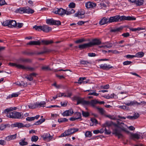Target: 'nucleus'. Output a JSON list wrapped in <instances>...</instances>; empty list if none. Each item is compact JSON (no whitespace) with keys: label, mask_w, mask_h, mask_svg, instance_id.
I'll use <instances>...</instances> for the list:
<instances>
[{"label":"nucleus","mask_w":146,"mask_h":146,"mask_svg":"<svg viewBox=\"0 0 146 146\" xmlns=\"http://www.w3.org/2000/svg\"><path fill=\"white\" fill-rule=\"evenodd\" d=\"M16 107H10L5 109L4 113L6 114V115L8 117L15 119H20L21 116V113L16 111L10 112L11 111L16 110Z\"/></svg>","instance_id":"1"},{"label":"nucleus","mask_w":146,"mask_h":146,"mask_svg":"<svg viewBox=\"0 0 146 146\" xmlns=\"http://www.w3.org/2000/svg\"><path fill=\"white\" fill-rule=\"evenodd\" d=\"M15 12L21 14L25 13L32 14L34 12V11L29 7H24L17 9Z\"/></svg>","instance_id":"2"},{"label":"nucleus","mask_w":146,"mask_h":146,"mask_svg":"<svg viewBox=\"0 0 146 146\" xmlns=\"http://www.w3.org/2000/svg\"><path fill=\"white\" fill-rule=\"evenodd\" d=\"M78 129L76 128H71L66 130L62 133L60 137H65L78 131Z\"/></svg>","instance_id":"3"},{"label":"nucleus","mask_w":146,"mask_h":146,"mask_svg":"<svg viewBox=\"0 0 146 146\" xmlns=\"http://www.w3.org/2000/svg\"><path fill=\"white\" fill-rule=\"evenodd\" d=\"M118 15L119 21H121L125 20L131 21L136 20V18L133 17L125 16H120L119 15Z\"/></svg>","instance_id":"4"},{"label":"nucleus","mask_w":146,"mask_h":146,"mask_svg":"<svg viewBox=\"0 0 146 146\" xmlns=\"http://www.w3.org/2000/svg\"><path fill=\"white\" fill-rule=\"evenodd\" d=\"M121 131V130L119 129V127H115L113 129L112 133L117 136L118 138H120L123 137Z\"/></svg>","instance_id":"5"},{"label":"nucleus","mask_w":146,"mask_h":146,"mask_svg":"<svg viewBox=\"0 0 146 146\" xmlns=\"http://www.w3.org/2000/svg\"><path fill=\"white\" fill-rule=\"evenodd\" d=\"M65 10L62 8H55V14H58L60 16H62L66 14Z\"/></svg>","instance_id":"6"},{"label":"nucleus","mask_w":146,"mask_h":146,"mask_svg":"<svg viewBox=\"0 0 146 146\" xmlns=\"http://www.w3.org/2000/svg\"><path fill=\"white\" fill-rule=\"evenodd\" d=\"M129 2L135 4L136 6H140L143 3V0H128Z\"/></svg>","instance_id":"7"},{"label":"nucleus","mask_w":146,"mask_h":146,"mask_svg":"<svg viewBox=\"0 0 146 146\" xmlns=\"http://www.w3.org/2000/svg\"><path fill=\"white\" fill-rule=\"evenodd\" d=\"M117 124L120 126V127H119L121 129L122 131H123L126 132H128L126 128V127H127V126L125 124L123 123H120L117 121Z\"/></svg>","instance_id":"8"},{"label":"nucleus","mask_w":146,"mask_h":146,"mask_svg":"<svg viewBox=\"0 0 146 146\" xmlns=\"http://www.w3.org/2000/svg\"><path fill=\"white\" fill-rule=\"evenodd\" d=\"M89 43L90 47H91L94 45L100 44L101 43V42L99 39H94Z\"/></svg>","instance_id":"9"},{"label":"nucleus","mask_w":146,"mask_h":146,"mask_svg":"<svg viewBox=\"0 0 146 146\" xmlns=\"http://www.w3.org/2000/svg\"><path fill=\"white\" fill-rule=\"evenodd\" d=\"M51 30V28L46 25H43L41 26V31H42L44 32L48 33Z\"/></svg>","instance_id":"10"},{"label":"nucleus","mask_w":146,"mask_h":146,"mask_svg":"<svg viewBox=\"0 0 146 146\" xmlns=\"http://www.w3.org/2000/svg\"><path fill=\"white\" fill-rule=\"evenodd\" d=\"M21 69L30 71H33L35 70V68L29 66H25L22 64Z\"/></svg>","instance_id":"11"},{"label":"nucleus","mask_w":146,"mask_h":146,"mask_svg":"<svg viewBox=\"0 0 146 146\" xmlns=\"http://www.w3.org/2000/svg\"><path fill=\"white\" fill-rule=\"evenodd\" d=\"M88 101H85L83 98H79L77 100V104H81L84 105H88Z\"/></svg>","instance_id":"12"},{"label":"nucleus","mask_w":146,"mask_h":146,"mask_svg":"<svg viewBox=\"0 0 146 146\" xmlns=\"http://www.w3.org/2000/svg\"><path fill=\"white\" fill-rule=\"evenodd\" d=\"M73 113V110L71 109L65 111L62 113V115L64 116H70Z\"/></svg>","instance_id":"13"},{"label":"nucleus","mask_w":146,"mask_h":146,"mask_svg":"<svg viewBox=\"0 0 146 146\" xmlns=\"http://www.w3.org/2000/svg\"><path fill=\"white\" fill-rule=\"evenodd\" d=\"M109 23L119 21L118 15L110 17L109 19Z\"/></svg>","instance_id":"14"},{"label":"nucleus","mask_w":146,"mask_h":146,"mask_svg":"<svg viewBox=\"0 0 146 146\" xmlns=\"http://www.w3.org/2000/svg\"><path fill=\"white\" fill-rule=\"evenodd\" d=\"M65 11H66V14L67 15H70L75 12V11L74 9L69 7H67L65 10Z\"/></svg>","instance_id":"15"},{"label":"nucleus","mask_w":146,"mask_h":146,"mask_svg":"<svg viewBox=\"0 0 146 146\" xmlns=\"http://www.w3.org/2000/svg\"><path fill=\"white\" fill-rule=\"evenodd\" d=\"M41 42V44L45 45H48L54 43V41L52 40H43L40 41Z\"/></svg>","instance_id":"16"},{"label":"nucleus","mask_w":146,"mask_h":146,"mask_svg":"<svg viewBox=\"0 0 146 146\" xmlns=\"http://www.w3.org/2000/svg\"><path fill=\"white\" fill-rule=\"evenodd\" d=\"M17 136V134L8 136L5 138V140L7 141H9L11 140H14L16 138Z\"/></svg>","instance_id":"17"},{"label":"nucleus","mask_w":146,"mask_h":146,"mask_svg":"<svg viewBox=\"0 0 146 146\" xmlns=\"http://www.w3.org/2000/svg\"><path fill=\"white\" fill-rule=\"evenodd\" d=\"M99 66L100 68L104 70L109 69L110 68H113L112 66H110V65H107V64H101L99 65Z\"/></svg>","instance_id":"18"},{"label":"nucleus","mask_w":146,"mask_h":146,"mask_svg":"<svg viewBox=\"0 0 146 146\" xmlns=\"http://www.w3.org/2000/svg\"><path fill=\"white\" fill-rule=\"evenodd\" d=\"M96 4L91 2H87L85 4V6L87 8H90L95 7Z\"/></svg>","instance_id":"19"},{"label":"nucleus","mask_w":146,"mask_h":146,"mask_svg":"<svg viewBox=\"0 0 146 146\" xmlns=\"http://www.w3.org/2000/svg\"><path fill=\"white\" fill-rule=\"evenodd\" d=\"M10 23L9 27L10 28L16 27L17 26V23L15 20H10Z\"/></svg>","instance_id":"20"},{"label":"nucleus","mask_w":146,"mask_h":146,"mask_svg":"<svg viewBox=\"0 0 146 146\" xmlns=\"http://www.w3.org/2000/svg\"><path fill=\"white\" fill-rule=\"evenodd\" d=\"M139 116V114L138 113H135L134 115L133 116L129 115L126 117L128 118L131 120H134L137 119Z\"/></svg>","instance_id":"21"},{"label":"nucleus","mask_w":146,"mask_h":146,"mask_svg":"<svg viewBox=\"0 0 146 146\" xmlns=\"http://www.w3.org/2000/svg\"><path fill=\"white\" fill-rule=\"evenodd\" d=\"M108 23H109V19L105 17L102 19L99 22V24L101 25H103Z\"/></svg>","instance_id":"22"},{"label":"nucleus","mask_w":146,"mask_h":146,"mask_svg":"<svg viewBox=\"0 0 146 146\" xmlns=\"http://www.w3.org/2000/svg\"><path fill=\"white\" fill-rule=\"evenodd\" d=\"M42 137L44 140L47 141H50L51 139L50 137V135L49 133L44 134Z\"/></svg>","instance_id":"23"},{"label":"nucleus","mask_w":146,"mask_h":146,"mask_svg":"<svg viewBox=\"0 0 146 146\" xmlns=\"http://www.w3.org/2000/svg\"><path fill=\"white\" fill-rule=\"evenodd\" d=\"M13 127H18V128L24 127L23 124L21 123L17 122L13 124Z\"/></svg>","instance_id":"24"},{"label":"nucleus","mask_w":146,"mask_h":146,"mask_svg":"<svg viewBox=\"0 0 146 146\" xmlns=\"http://www.w3.org/2000/svg\"><path fill=\"white\" fill-rule=\"evenodd\" d=\"M108 42H105V43H104V44H105L104 45H102L100 46L101 48H102L104 49H106L107 48H108L111 47L112 46V44L111 43H108Z\"/></svg>","instance_id":"25"},{"label":"nucleus","mask_w":146,"mask_h":146,"mask_svg":"<svg viewBox=\"0 0 146 146\" xmlns=\"http://www.w3.org/2000/svg\"><path fill=\"white\" fill-rule=\"evenodd\" d=\"M27 45H39L41 44V42L39 40L37 41H31L27 43Z\"/></svg>","instance_id":"26"},{"label":"nucleus","mask_w":146,"mask_h":146,"mask_svg":"<svg viewBox=\"0 0 146 146\" xmlns=\"http://www.w3.org/2000/svg\"><path fill=\"white\" fill-rule=\"evenodd\" d=\"M19 61L20 63H30L31 62V60L29 59L24 58H21L19 60Z\"/></svg>","instance_id":"27"},{"label":"nucleus","mask_w":146,"mask_h":146,"mask_svg":"<svg viewBox=\"0 0 146 146\" xmlns=\"http://www.w3.org/2000/svg\"><path fill=\"white\" fill-rule=\"evenodd\" d=\"M46 23L49 25H55V20L52 18L48 19L46 20Z\"/></svg>","instance_id":"28"},{"label":"nucleus","mask_w":146,"mask_h":146,"mask_svg":"<svg viewBox=\"0 0 146 146\" xmlns=\"http://www.w3.org/2000/svg\"><path fill=\"white\" fill-rule=\"evenodd\" d=\"M90 47L89 43L84 44L79 46L78 47L81 49L86 48L87 47Z\"/></svg>","instance_id":"29"},{"label":"nucleus","mask_w":146,"mask_h":146,"mask_svg":"<svg viewBox=\"0 0 146 146\" xmlns=\"http://www.w3.org/2000/svg\"><path fill=\"white\" fill-rule=\"evenodd\" d=\"M88 105H91L92 106H94L95 105L98 104V100H92L90 101H88Z\"/></svg>","instance_id":"30"},{"label":"nucleus","mask_w":146,"mask_h":146,"mask_svg":"<svg viewBox=\"0 0 146 146\" xmlns=\"http://www.w3.org/2000/svg\"><path fill=\"white\" fill-rule=\"evenodd\" d=\"M9 65L11 66L15 67L21 69L22 64L10 62L9 64Z\"/></svg>","instance_id":"31"},{"label":"nucleus","mask_w":146,"mask_h":146,"mask_svg":"<svg viewBox=\"0 0 146 146\" xmlns=\"http://www.w3.org/2000/svg\"><path fill=\"white\" fill-rule=\"evenodd\" d=\"M84 13L78 12L74 14V16L76 17H78L79 18H83L84 17Z\"/></svg>","instance_id":"32"},{"label":"nucleus","mask_w":146,"mask_h":146,"mask_svg":"<svg viewBox=\"0 0 146 146\" xmlns=\"http://www.w3.org/2000/svg\"><path fill=\"white\" fill-rule=\"evenodd\" d=\"M125 104L127 106H133L135 105H140L139 103L137 102L136 101H133L130 102H129L127 103H125Z\"/></svg>","instance_id":"33"},{"label":"nucleus","mask_w":146,"mask_h":146,"mask_svg":"<svg viewBox=\"0 0 146 146\" xmlns=\"http://www.w3.org/2000/svg\"><path fill=\"white\" fill-rule=\"evenodd\" d=\"M140 135L137 133H133L131 135V137L132 139H139L140 138Z\"/></svg>","instance_id":"34"},{"label":"nucleus","mask_w":146,"mask_h":146,"mask_svg":"<svg viewBox=\"0 0 146 146\" xmlns=\"http://www.w3.org/2000/svg\"><path fill=\"white\" fill-rule=\"evenodd\" d=\"M36 103L37 105V108L44 107L46 104V102L44 101H42L40 102H37Z\"/></svg>","instance_id":"35"},{"label":"nucleus","mask_w":146,"mask_h":146,"mask_svg":"<svg viewBox=\"0 0 146 146\" xmlns=\"http://www.w3.org/2000/svg\"><path fill=\"white\" fill-rule=\"evenodd\" d=\"M25 138L21 139L19 143V144L21 146H23L27 145L28 143L27 142L25 141Z\"/></svg>","instance_id":"36"},{"label":"nucleus","mask_w":146,"mask_h":146,"mask_svg":"<svg viewBox=\"0 0 146 146\" xmlns=\"http://www.w3.org/2000/svg\"><path fill=\"white\" fill-rule=\"evenodd\" d=\"M144 53L143 52H139L136 53L135 56V57L141 58L144 56Z\"/></svg>","instance_id":"37"},{"label":"nucleus","mask_w":146,"mask_h":146,"mask_svg":"<svg viewBox=\"0 0 146 146\" xmlns=\"http://www.w3.org/2000/svg\"><path fill=\"white\" fill-rule=\"evenodd\" d=\"M36 104V103L34 104H30L28 105V106L29 108L30 109H35L37 108V106Z\"/></svg>","instance_id":"38"},{"label":"nucleus","mask_w":146,"mask_h":146,"mask_svg":"<svg viewBox=\"0 0 146 146\" xmlns=\"http://www.w3.org/2000/svg\"><path fill=\"white\" fill-rule=\"evenodd\" d=\"M97 109L99 113L102 115H105V111L102 108H97Z\"/></svg>","instance_id":"39"},{"label":"nucleus","mask_w":146,"mask_h":146,"mask_svg":"<svg viewBox=\"0 0 146 146\" xmlns=\"http://www.w3.org/2000/svg\"><path fill=\"white\" fill-rule=\"evenodd\" d=\"M38 139V136L35 135H33L31 137V140L33 142H36L37 141Z\"/></svg>","instance_id":"40"},{"label":"nucleus","mask_w":146,"mask_h":146,"mask_svg":"<svg viewBox=\"0 0 146 146\" xmlns=\"http://www.w3.org/2000/svg\"><path fill=\"white\" fill-rule=\"evenodd\" d=\"M111 123L108 121H106L104 124H103V126L104 127H110L111 126Z\"/></svg>","instance_id":"41"},{"label":"nucleus","mask_w":146,"mask_h":146,"mask_svg":"<svg viewBox=\"0 0 146 146\" xmlns=\"http://www.w3.org/2000/svg\"><path fill=\"white\" fill-rule=\"evenodd\" d=\"M45 121V119H40L39 120L36 122L34 124L35 125H38L40 124L42 122H44Z\"/></svg>","instance_id":"42"},{"label":"nucleus","mask_w":146,"mask_h":146,"mask_svg":"<svg viewBox=\"0 0 146 146\" xmlns=\"http://www.w3.org/2000/svg\"><path fill=\"white\" fill-rule=\"evenodd\" d=\"M10 20H6L2 23V25L3 26H7L9 27L10 23Z\"/></svg>","instance_id":"43"},{"label":"nucleus","mask_w":146,"mask_h":146,"mask_svg":"<svg viewBox=\"0 0 146 146\" xmlns=\"http://www.w3.org/2000/svg\"><path fill=\"white\" fill-rule=\"evenodd\" d=\"M68 121V119L66 118H60L58 119V121L59 123L66 122Z\"/></svg>","instance_id":"44"},{"label":"nucleus","mask_w":146,"mask_h":146,"mask_svg":"<svg viewBox=\"0 0 146 146\" xmlns=\"http://www.w3.org/2000/svg\"><path fill=\"white\" fill-rule=\"evenodd\" d=\"M8 126V124L4 125L2 124L0 125V130L2 131L4 130Z\"/></svg>","instance_id":"45"},{"label":"nucleus","mask_w":146,"mask_h":146,"mask_svg":"<svg viewBox=\"0 0 146 146\" xmlns=\"http://www.w3.org/2000/svg\"><path fill=\"white\" fill-rule=\"evenodd\" d=\"M82 114L83 116L85 117H88L90 114L88 112H85L83 111H82Z\"/></svg>","instance_id":"46"},{"label":"nucleus","mask_w":146,"mask_h":146,"mask_svg":"<svg viewBox=\"0 0 146 146\" xmlns=\"http://www.w3.org/2000/svg\"><path fill=\"white\" fill-rule=\"evenodd\" d=\"M122 28L121 27H119V28H116L115 29H112L111 30V31L112 32H118L120 30H122Z\"/></svg>","instance_id":"47"},{"label":"nucleus","mask_w":146,"mask_h":146,"mask_svg":"<svg viewBox=\"0 0 146 146\" xmlns=\"http://www.w3.org/2000/svg\"><path fill=\"white\" fill-rule=\"evenodd\" d=\"M76 117L78 119H79L81 117V113L79 112H76L75 114Z\"/></svg>","instance_id":"48"},{"label":"nucleus","mask_w":146,"mask_h":146,"mask_svg":"<svg viewBox=\"0 0 146 146\" xmlns=\"http://www.w3.org/2000/svg\"><path fill=\"white\" fill-rule=\"evenodd\" d=\"M63 86L61 84H58L55 83V88L57 89H60L63 88Z\"/></svg>","instance_id":"49"},{"label":"nucleus","mask_w":146,"mask_h":146,"mask_svg":"<svg viewBox=\"0 0 146 146\" xmlns=\"http://www.w3.org/2000/svg\"><path fill=\"white\" fill-rule=\"evenodd\" d=\"M42 69L45 71H48L50 70V69L48 66H44L42 67Z\"/></svg>","instance_id":"50"},{"label":"nucleus","mask_w":146,"mask_h":146,"mask_svg":"<svg viewBox=\"0 0 146 146\" xmlns=\"http://www.w3.org/2000/svg\"><path fill=\"white\" fill-rule=\"evenodd\" d=\"M41 26H36L35 25L33 27V28H34L37 31H41Z\"/></svg>","instance_id":"51"},{"label":"nucleus","mask_w":146,"mask_h":146,"mask_svg":"<svg viewBox=\"0 0 146 146\" xmlns=\"http://www.w3.org/2000/svg\"><path fill=\"white\" fill-rule=\"evenodd\" d=\"M85 135L86 137H90L92 136V133L90 131H87L85 133Z\"/></svg>","instance_id":"52"},{"label":"nucleus","mask_w":146,"mask_h":146,"mask_svg":"<svg viewBox=\"0 0 146 146\" xmlns=\"http://www.w3.org/2000/svg\"><path fill=\"white\" fill-rule=\"evenodd\" d=\"M26 78L29 81H31L33 80V78L32 77L30 74L27 75V76L26 77Z\"/></svg>","instance_id":"53"},{"label":"nucleus","mask_w":146,"mask_h":146,"mask_svg":"<svg viewBox=\"0 0 146 146\" xmlns=\"http://www.w3.org/2000/svg\"><path fill=\"white\" fill-rule=\"evenodd\" d=\"M85 41V40L84 38H82L81 39H80L76 41H75V42L76 43H80L82 42Z\"/></svg>","instance_id":"54"},{"label":"nucleus","mask_w":146,"mask_h":146,"mask_svg":"<svg viewBox=\"0 0 146 146\" xmlns=\"http://www.w3.org/2000/svg\"><path fill=\"white\" fill-rule=\"evenodd\" d=\"M48 52L47 50H44V51H41L40 52H37L35 53V54L37 55L42 54Z\"/></svg>","instance_id":"55"},{"label":"nucleus","mask_w":146,"mask_h":146,"mask_svg":"<svg viewBox=\"0 0 146 146\" xmlns=\"http://www.w3.org/2000/svg\"><path fill=\"white\" fill-rule=\"evenodd\" d=\"M80 63L82 64H87L90 63L89 62L86 60H81L80 61Z\"/></svg>","instance_id":"56"},{"label":"nucleus","mask_w":146,"mask_h":146,"mask_svg":"<svg viewBox=\"0 0 146 146\" xmlns=\"http://www.w3.org/2000/svg\"><path fill=\"white\" fill-rule=\"evenodd\" d=\"M91 120L92 122L94 123L95 124V125H96L98 123V122L97 120L95 118H92L91 119Z\"/></svg>","instance_id":"57"},{"label":"nucleus","mask_w":146,"mask_h":146,"mask_svg":"<svg viewBox=\"0 0 146 146\" xmlns=\"http://www.w3.org/2000/svg\"><path fill=\"white\" fill-rule=\"evenodd\" d=\"M72 95V93H65L64 95V97H70Z\"/></svg>","instance_id":"58"},{"label":"nucleus","mask_w":146,"mask_h":146,"mask_svg":"<svg viewBox=\"0 0 146 146\" xmlns=\"http://www.w3.org/2000/svg\"><path fill=\"white\" fill-rule=\"evenodd\" d=\"M109 85H106L105 86H101L100 88L101 89H108L109 88Z\"/></svg>","instance_id":"59"},{"label":"nucleus","mask_w":146,"mask_h":146,"mask_svg":"<svg viewBox=\"0 0 146 146\" xmlns=\"http://www.w3.org/2000/svg\"><path fill=\"white\" fill-rule=\"evenodd\" d=\"M132 62L131 61H126L124 62L123 63V64L124 65H127L131 64Z\"/></svg>","instance_id":"60"},{"label":"nucleus","mask_w":146,"mask_h":146,"mask_svg":"<svg viewBox=\"0 0 146 146\" xmlns=\"http://www.w3.org/2000/svg\"><path fill=\"white\" fill-rule=\"evenodd\" d=\"M105 115L106 117L110 118L111 119L114 120L116 119V118L115 117H114L113 116H112L110 115Z\"/></svg>","instance_id":"61"},{"label":"nucleus","mask_w":146,"mask_h":146,"mask_svg":"<svg viewBox=\"0 0 146 146\" xmlns=\"http://www.w3.org/2000/svg\"><path fill=\"white\" fill-rule=\"evenodd\" d=\"M65 93H60L58 94L57 95L55 96V99L57 97H61L62 96H64V95Z\"/></svg>","instance_id":"62"},{"label":"nucleus","mask_w":146,"mask_h":146,"mask_svg":"<svg viewBox=\"0 0 146 146\" xmlns=\"http://www.w3.org/2000/svg\"><path fill=\"white\" fill-rule=\"evenodd\" d=\"M69 7L72 8H74L75 7V4L73 2L71 3L69 5Z\"/></svg>","instance_id":"63"},{"label":"nucleus","mask_w":146,"mask_h":146,"mask_svg":"<svg viewBox=\"0 0 146 146\" xmlns=\"http://www.w3.org/2000/svg\"><path fill=\"white\" fill-rule=\"evenodd\" d=\"M103 131H102L101 130L100 131H99L98 130H96L93 131V133L96 134H97L99 133H103Z\"/></svg>","instance_id":"64"}]
</instances>
